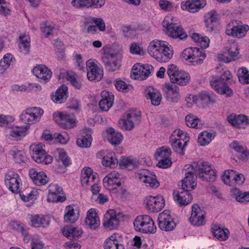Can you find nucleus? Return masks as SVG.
<instances>
[{
  "label": "nucleus",
  "instance_id": "obj_55",
  "mask_svg": "<svg viewBox=\"0 0 249 249\" xmlns=\"http://www.w3.org/2000/svg\"><path fill=\"white\" fill-rule=\"evenodd\" d=\"M171 151L168 147H162L158 149L155 154V157L157 160L170 158Z\"/></svg>",
  "mask_w": 249,
  "mask_h": 249
},
{
  "label": "nucleus",
  "instance_id": "obj_47",
  "mask_svg": "<svg viewBox=\"0 0 249 249\" xmlns=\"http://www.w3.org/2000/svg\"><path fill=\"white\" fill-rule=\"evenodd\" d=\"M199 50L198 48H187L185 49L182 53V57L185 60H188L191 63L195 56L199 55Z\"/></svg>",
  "mask_w": 249,
  "mask_h": 249
},
{
  "label": "nucleus",
  "instance_id": "obj_11",
  "mask_svg": "<svg viewBox=\"0 0 249 249\" xmlns=\"http://www.w3.org/2000/svg\"><path fill=\"white\" fill-rule=\"evenodd\" d=\"M153 69L152 66L148 64H136L132 68L131 77L134 79L139 80L146 79L150 75Z\"/></svg>",
  "mask_w": 249,
  "mask_h": 249
},
{
  "label": "nucleus",
  "instance_id": "obj_1",
  "mask_svg": "<svg viewBox=\"0 0 249 249\" xmlns=\"http://www.w3.org/2000/svg\"><path fill=\"white\" fill-rule=\"evenodd\" d=\"M148 53L160 62H166L173 56L172 50L169 49L167 43L159 40H154L150 43Z\"/></svg>",
  "mask_w": 249,
  "mask_h": 249
},
{
  "label": "nucleus",
  "instance_id": "obj_34",
  "mask_svg": "<svg viewBox=\"0 0 249 249\" xmlns=\"http://www.w3.org/2000/svg\"><path fill=\"white\" fill-rule=\"evenodd\" d=\"M85 222L86 225L91 229L95 230L99 226V218L94 209H91L88 211Z\"/></svg>",
  "mask_w": 249,
  "mask_h": 249
},
{
  "label": "nucleus",
  "instance_id": "obj_51",
  "mask_svg": "<svg viewBox=\"0 0 249 249\" xmlns=\"http://www.w3.org/2000/svg\"><path fill=\"white\" fill-rule=\"evenodd\" d=\"M198 98L199 101L204 104L214 103L215 101V96L212 92L205 91L198 94Z\"/></svg>",
  "mask_w": 249,
  "mask_h": 249
},
{
  "label": "nucleus",
  "instance_id": "obj_7",
  "mask_svg": "<svg viewBox=\"0 0 249 249\" xmlns=\"http://www.w3.org/2000/svg\"><path fill=\"white\" fill-rule=\"evenodd\" d=\"M170 17H166L162 22V25L166 29V34L173 38L183 39L187 35L183 28L176 23H173Z\"/></svg>",
  "mask_w": 249,
  "mask_h": 249
},
{
  "label": "nucleus",
  "instance_id": "obj_30",
  "mask_svg": "<svg viewBox=\"0 0 249 249\" xmlns=\"http://www.w3.org/2000/svg\"><path fill=\"white\" fill-rule=\"evenodd\" d=\"M29 176L34 183L38 185H44L49 182V178L44 172H37L34 169L29 171Z\"/></svg>",
  "mask_w": 249,
  "mask_h": 249
},
{
  "label": "nucleus",
  "instance_id": "obj_21",
  "mask_svg": "<svg viewBox=\"0 0 249 249\" xmlns=\"http://www.w3.org/2000/svg\"><path fill=\"white\" fill-rule=\"evenodd\" d=\"M118 216L114 210H108L104 215L103 223L104 227L109 230L117 229L120 222Z\"/></svg>",
  "mask_w": 249,
  "mask_h": 249
},
{
  "label": "nucleus",
  "instance_id": "obj_6",
  "mask_svg": "<svg viewBox=\"0 0 249 249\" xmlns=\"http://www.w3.org/2000/svg\"><path fill=\"white\" fill-rule=\"evenodd\" d=\"M43 113L39 107H28L21 112L19 118L23 123L31 125L39 122Z\"/></svg>",
  "mask_w": 249,
  "mask_h": 249
},
{
  "label": "nucleus",
  "instance_id": "obj_4",
  "mask_svg": "<svg viewBox=\"0 0 249 249\" xmlns=\"http://www.w3.org/2000/svg\"><path fill=\"white\" fill-rule=\"evenodd\" d=\"M136 231L144 233H154L157 228L152 218L149 215H142L137 216L133 222Z\"/></svg>",
  "mask_w": 249,
  "mask_h": 249
},
{
  "label": "nucleus",
  "instance_id": "obj_17",
  "mask_svg": "<svg viewBox=\"0 0 249 249\" xmlns=\"http://www.w3.org/2000/svg\"><path fill=\"white\" fill-rule=\"evenodd\" d=\"M205 212L196 204L192 207L189 221L194 226L199 227L205 224Z\"/></svg>",
  "mask_w": 249,
  "mask_h": 249
},
{
  "label": "nucleus",
  "instance_id": "obj_12",
  "mask_svg": "<svg viewBox=\"0 0 249 249\" xmlns=\"http://www.w3.org/2000/svg\"><path fill=\"white\" fill-rule=\"evenodd\" d=\"M4 182L9 190L14 193L20 192L21 181L19 175L13 171H8L5 175Z\"/></svg>",
  "mask_w": 249,
  "mask_h": 249
},
{
  "label": "nucleus",
  "instance_id": "obj_3",
  "mask_svg": "<svg viewBox=\"0 0 249 249\" xmlns=\"http://www.w3.org/2000/svg\"><path fill=\"white\" fill-rule=\"evenodd\" d=\"M191 165L194 166L195 174L203 180L213 182L216 180V172L208 162H198Z\"/></svg>",
  "mask_w": 249,
  "mask_h": 249
},
{
  "label": "nucleus",
  "instance_id": "obj_22",
  "mask_svg": "<svg viewBox=\"0 0 249 249\" xmlns=\"http://www.w3.org/2000/svg\"><path fill=\"white\" fill-rule=\"evenodd\" d=\"M95 174H93L92 169L89 167H84L81 171V182L82 186L88 189L89 185L94 182L98 181Z\"/></svg>",
  "mask_w": 249,
  "mask_h": 249
},
{
  "label": "nucleus",
  "instance_id": "obj_49",
  "mask_svg": "<svg viewBox=\"0 0 249 249\" xmlns=\"http://www.w3.org/2000/svg\"><path fill=\"white\" fill-rule=\"evenodd\" d=\"M192 38L194 42L198 44L202 48H206L209 47L210 39L206 36H201L197 33H193Z\"/></svg>",
  "mask_w": 249,
  "mask_h": 249
},
{
  "label": "nucleus",
  "instance_id": "obj_28",
  "mask_svg": "<svg viewBox=\"0 0 249 249\" xmlns=\"http://www.w3.org/2000/svg\"><path fill=\"white\" fill-rule=\"evenodd\" d=\"M191 190H183L180 192H174L173 193V198L180 206H186L190 203L193 197L192 195L189 193Z\"/></svg>",
  "mask_w": 249,
  "mask_h": 249
},
{
  "label": "nucleus",
  "instance_id": "obj_53",
  "mask_svg": "<svg viewBox=\"0 0 249 249\" xmlns=\"http://www.w3.org/2000/svg\"><path fill=\"white\" fill-rule=\"evenodd\" d=\"M210 85L217 92H222V89L225 85H228L225 81H222L219 77H213L210 81Z\"/></svg>",
  "mask_w": 249,
  "mask_h": 249
},
{
  "label": "nucleus",
  "instance_id": "obj_23",
  "mask_svg": "<svg viewBox=\"0 0 249 249\" xmlns=\"http://www.w3.org/2000/svg\"><path fill=\"white\" fill-rule=\"evenodd\" d=\"M48 200L49 202H63L66 200L65 197L60 196L62 189L58 184L51 183L48 186Z\"/></svg>",
  "mask_w": 249,
  "mask_h": 249
},
{
  "label": "nucleus",
  "instance_id": "obj_43",
  "mask_svg": "<svg viewBox=\"0 0 249 249\" xmlns=\"http://www.w3.org/2000/svg\"><path fill=\"white\" fill-rule=\"evenodd\" d=\"M138 164L136 158L132 157L123 158L119 162V165L121 167L124 168L128 170H131L135 168Z\"/></svg>",
  "mask_w": 249,
  "mask_h": 249
},
{
  "label": "nucleus",
  "instance_id": "obj_41",
  "mask_svg": "<svg viewBox=\"0 0 249 249\" xmlns=\"http://www.w3.org/2000/svg\"><path fill=\"white\" fill-rule=\"evenodd\" d=\"M102 162L104 166L113 168L117 166L118 160L114 153L108 152L103 157Z\"/></svg>",
  "mask_w": 249,
  "mask_h": 249
},
{
  "label": "nucleus",
  "instance_id": "obj_37",
  "mask_svg": "<svg viewBox=\"0 0 249 249\" xmlns=\"http://www.w3.org/2000/svg\"><path fill=\"white\" fill-rule=\"evenodd\" d=\"M146 98L151 100V104L153 105L158 106L160 104L162 97L158 90L149 87L146 89Z\"/></svg>",
  "mask_w": 249,
  "mask_h": 249
},
{
  "label": "nucleus",
  "instance_id": "obj_16",
  "mask_svg": "<svg viewBox=\"0 0 249 249\" xmlns=\"http://www.w3.org/2000/svg\"><path fill=\"white\" fill-rule=\"evenodd\" d=\"M158 220L159 227L162 231H171L176 226V223L169 211L166 210L160 213L158 216Z\"/></svg>",
  "mask_w": 249,
  "mask_h": 249
},
{
  "label": "nucleus",
  "instance_id": "obj_24",
  "mask_svg": "<svg viewBox=\"0 0 249 249\" xmlns=\"http://www.w3.org/2000/svg\"><path fill=\"white\" fill-rule=\"evenodd\" d=\"M29 224L33 227L45 228L50 224V217L45 215L31 214L29 216Z\"/></svg>",
  "mask_w": 249,
  "mask_h": 249
},
{
  "label": "nucleus",
  "instance_id": "obj_52",
  "mask_svg": "<svg viewBox=\"0 0 249 249\" xmlns=\"http://www.w3.org/2000/svg\"><path fill=\"white\" fill-rule=\"evenodd\" d=\"M239 82L242 84H249V71L246 68H240L238 71Z\"/></svg>",
  "mask_w": 249,
  "mask_h": 249
},
{
  "label": "nucleus",
  "instance_id": "obj_38",
  "mask_svg": "<svg viewBox=\"0 0 249 249\" xmlns=\"http://www.w3.org/2000/svg\"><path fill=\"white\" fill-rule=\"evenodd\" d=\"M68 97V87L62 85L52 97V100L56 103L61 104L65 102Z\"/></svg>",
  "mask_w": 249,
  "mask_h": 249
},
{
  "label": "nucleus",
  "instance_id": "obj_39",
  "mask_svg": "<svg viewBox=\"0 0 249 249\" xmlns=\"http://www.w3.org/2000/svg\"><path fill=\"white\" fill-rule=\"evenodd\" d=\"M85 133L87 134L85 136H81L76 141L77 145L80 147L88 148L90 146L92 141V138L90 134L91 129L90 128H85L84 130Z\"/></svg>",
  "mask_w": 249,
  "mask_h": 249
},
{
  "label": "nucleus",
  "instance_id": "obj_64",
  "mask_svg": "<svg viewBox=\"0 0 249 249\" xmlns=\"http://www.w3.org/2000/svg\"><path fill=\"white\" fill-rule=\"evenodd\" d=\"M92 21L96 24L100 31H104L106 29V24L104 20L101 18L93 17L91 18Z\"/></svg>",
  "mask_w": 249,
  "mask_h": 249
},
{
  "label": "nucleus",
  "instance_id": "obj_61",
  "mask_svg": "<svg viewBox=\"0 0 249 249\" xmlns=\"http://www.w3.org/2000/svg\"><path fill=\"white\" fill-rule=\"evenodd\" d=\"M23 152L14 148L10 151V154L12 156L14 160L17 162H19L23 160Z\"/></svg>",
  "mask_w": 249,
  "mask_h": 249
},
{
  "label": "nucleus",
  "instance_id": "obj_50",
  "mask_svg": "<svg viewBox=\"0 0 249 249\" xmlns=\"http://www.w3.org/2000/svg\"><path fill=\"white\" fill-rule=\"evenodd\" d=\"M57 160L61 161L65 166H69L71 163V159L62 149H57L55 151Z\"/></svg>",
  "mask_w": 249,
  "mask_h": 249
},
{
  "label": "nucleus",
  "instance_id": "obj_19",
  "mask_svg": "<svg viewBox=\"0 0 249 249\" xmlns=\"http://www.w3.org/2000/svg\"><path fill=\"white\" fill-rule=\"evenodd\" d=\"M86 66L88 70L87 77L91 81H99L103 76V71L92 59H89L86 62Z\"/></svg>",
  "mask_w": 249,
  "mask_h": 249
},
{
  "label": "nucleus",
  "instance_id": "obj_26",
  "mask_svg": "<svg viewBox=\"0 0 249 249\" xmlns=\"http://www.w3.org/2000/svg\"><path fill=\"white\" fill-rule=\"evenodd\" d=\"M205 5L206 2L204 0H188L182 2L181 7L183 10L194 13L198 11Z\"/></svg>",
  "mask_w": 249,
  "mask_h": 249
},
{
  "label": "nucleus",
  "instance_id": "obj_48",
  "mask_svg": "<svg viewBox=\"0 0 249 249\" xmlns=\"http://www.w3.org/2000/svg\"><path fill=\"white\" fill-rule=\"evenodd\" d=\"M75 119L72 115L64 112L61 126L65 128L70 129L75 126Z\"/></svg>",
  "mask_w": 249,
  "mask_h": 249
},
{
  "label": "nucleus",
  "instance_id": "obj_35",
  "mask_svg": "<svg viewBox=\"0 0 249 249\" xmlns=\"http://www.w3.org/2000/svg\"><path fill=\"white\" fill-rule=\"evenodd\" d=\"M238 53V45L236 43H232L226 47V51L223 54V56L226 57V59L223 58L222 60L226 63L234 60L237 57Z\"/></svg>",
  "mask_w": 249,
  "mask_h": 249
},
{
  "label": "nucleus",
  "instance_id": "obj_9",
  "mask_svg": "<svg viewBox=\"0 0 249 249\" xmlns=\"http://www.w3.org/2000/svg\"><path fill=\"white\" fill-rule=\"evenodd\" d=\"M185 178L182 180L183 190H193L196 186V174H195L194 166L187 164L184 168Z\"/></svg>",
  "mask_w": 249,
  "mask_h": 249
},
{
  "label": "nucleus",
  "instance_id": "obj_58",
  "mask_svg": "<svg viewBox=\"0 0 249 249\" xmlns=\"http://www.w3.org/2000/svg\"><path fill=\"white\" fill-rule=\"evenodd\" d=\"M234 177L235 171L232 170H228L225 171L222 176V179L225 184L231 186L233 183V179Z\"/></svg>",
  "mask_w": 249,
  "mask_h": 249
},
{
  "label": "nucleus",
  "instance_id": "obj_27",
  "mask_svg": "<svg viewBox=\"0 0 249 249\" xmlns=\"http://www.w3.org/2000/svg\"><path fill=\"white\" fill-rule=\"evenodd\" d=\"M34 74L43 80L44 82H48L52 76V71L44 65H38L33 70Z\"/></svg>",
  "mask_w": 249,
  "mask_h": 249
},
{
  "label": "nucleus",
  "instance_id": "obj_46",
  "mask_svg": "<svg viewBox=\"0 0 249 249\" xmlns=\"http://www.w3.org/2000/svg\"><path fill=\"white\" fill-rule=\"evenodd\" d=\"M64 219L65 222L74 223L78 219V217L74 212V209L71 205L66 206L65 209Z\"/></svg>",
  "mask_w": 249,
  "mask_h": 249
},
{
  "label": "nucleus",
  "instance_id": "obj_59",
  "mask_svg": "<svg viewBox=\"0 0 249 249\" xmlns=\"http://www.w3.org/2000/svg\"><path fill=\"white\" fill-rule=\"evenodd\" d=\"M29 128V126L25 127H16L13 128L10 132V135L12 137L17 138L25 136L26 132Z\"/></svg>",
  "mask_w": 249,
  "mask_h": 249
},
{
  "label": "nucleus",
  "instance_id": "obj_25",
  "mask_svg": "<svg viewBox=\"0 0 249 249\" xmlns=\"http://www.w3.org/2000/svg\"><path fill=\"white\" fill-rule=\"evenodd\" d=\"M163 90L167 100L172 102H178L180 98L179 89L178 87L172 84H165Z\"/></svg>",
  "mask_w": 249,
  "mask_h": 249
},
{
  "label": "nucleus",
  "instance_id": "obj_54",
  "mask_svg": "<svg viewBox=\"0 0 249 249\" xmlns=\"http://www.w3.org/2000/svg\"><path fill=\"white\" fill-rule=\"evenodd\" d=\"M66 79L71 82V84L76 89H80L82 86L81 83L77 79L76 73L72 72H67Z\"/></svg>",
  "mask_w": 249,
  "mask_h": 249
},
{
  "label": "nucleus",
  "instance_id": "obj_42",
  "mask_svg": "<svg viewBox=\"0 0 249 249\" xmlns=\"http://www.w3.org/2000/svg\"><path fill=\"white\" fill-rule=\"evenodd\" d=\"M212 230L214 236L220 241H225L229 238L230 231L227 229H222L214 225Z\"/></svg>",
  "mask_w": 249,
  "mask_h": 249
},
{
  "label": "nucleus",
  "instance_id": "obj_13",
  "mask_svg": "<svg viewBox=\"0 0 249 249\" xmlns=\"http://www.w3.org/2000/svg\"><path fill=\"white\" fill-rule=\"evenodd\" d=\"M144 203L146 209L154 213L159 212L165 205L164 200L161 196H148L144 199Z\"/></svg>",
  "mask_w": 249,
  "mask_h": 249
},
{
  "label": "nucleus",
  "instance_id": "obj_18",
  "mask_svg": "<svg viewBox=\"0 0 249 249\" xmlns=\"http://www.w3.org/2000/svg\"><path fill=\"white\" fill-rule=\"evenodd\" d=\"M120 174L116 171L109 173L103 179V184L107 190L116 193L117 189L121 186Z\"/></svg>",
  "mask_w": 249,
  "mask_h": 249
},
{
  "label": "nucleus",
  "instance_id": "obj_32",
  "mask_svg": "<svg viewBox=\"0 0 249 249\" xmlns=\"http://www.w3.org/2000/svg\"><path fill=\"white\" fill-rule=\"evenodd\" d=\"M227 119L229 123L238 128H244L248 124L247 116L244 115L236 116L231 114Z\"/></svg>",
  "mask_w": 249,
  "mask_h": 249
},
{
  "label": "nucleus",
  "instance_id": "obj_40",
  "mask_svg": "<svg viewBox=\"0 0 249 249\" xmlns=\"http://www.w3.org/2000/svg\"><path fill=\"white\" fill-rule=\"evenodd\" d=\"M18 48L20 52L28 54L30 52V37L28 35L24 34L20 36Z\"/></svg>",
  "mask_w": 249,
  "mask_h": 249
},
{
  "label": "nucleus",
  "instance_id": "obj_15",
  "mask_svg": "<svg viewBox=\"0 0 249 249\" xmlns=\"http://www.w3.org/2000/svg\"><path fill=\"white\" fill-rule=\"evenodd\" d=\"M140 112L139 111H130L127 113L126 117L119 121V125L122 129L126 130H132L135 124H139L140 121Z\"/></svg>",
  "mask_w": 249,
  "mask_h": 249
},
{
  "label": "nucleus",
  "instance_id": "obj_29",
  "mask_svg": "<svg viewBox=\"0 0 249 249\" xmlns=\"http://www.w3.org/2000/svg\"><path fill=\"white\" fill-rule=\"evenodd\" d=\"M101 95L102 99L99 103V107L103 111H107L113 105L114 95L107 90L103 91Z\"/></svg>",
  "mask_w": 249,
  "mask_h": 249
},
{
  "label": "nucleus",
  "instance_id": "obj_45",
  "mask_svg": "<svg viewBox=\"0 0 249 249\" xmlns=\"http://www.w3.org/2000/svg\"><path fill=\"white\" fill-rule=\"evenodd\" d=\"M186 125L192 128L199 129L202 127V124L200 120L196 116L192 114H188L185 117Z\"/></svg>",
  "mask_w": 249,
  "mask_h": 249
},
{
  "label": "nucleus",
  "instance_id": "obj_5",
  "mask_svg": "<svg viewBox=\"0 0 249 249\" xmlns=\"http://www.w3.org/2000/svg\"><path fill=\"white\" fill-rule=\"evenodd\" d=\"M167 73L172 84H177L180 86L187 85L190 80L188 73L178 71V67L174 64H170L168 66Z\"/></svg>",
  "mask_w": 249,
  "mask_h": 249
},
{
  "label": "nucleus",
  "instance_id": "obj_60",
  "mask_svg": "<svg viewBox=\"0 0 249 249\" xmlns=\"http://www.w3.org/2000/svg\"><path fill=\"white\" fill-rule=\"evenodd\" d=\"M199 55H197V56H195V58H194L191 61V63L192 65L196 66L200 65L206 58V55L204 51L199 49Z\"/></svg>",
  "mask_w": 249,
  "mask_h": 249
},
{
  "label": "nucleus",
  "instance_id": "obj_33",
  "mask_svg": "<svg viewBox=\"0 0 249 249\" xmlns=\"http://www.w3.org/2000/svg\"><path fill=\"white\" fill-rule=\"evenodd\" d=\"M119 236L113 234L107 238L104 244V249H124V246L118 240Z\"/></svg>",
  "mask_w": 249,
  "mask_h": 249
},
{
  "label": "nucleus",
  "instance_id": "obj_2",
  "mask_svg": "<svg viewBox=\"0 0 249 249\" xmlns=\"http://www.w3.org/2000/svg\"><path fill=\"white\" fill-rule=\"evenodd\" d=\"M188 141V134L180 129L175 130L170 136V143L173 149L181 155L184 154L185 146Z\"/></svg>",
  "mask_w": 249,
  "mask_h": 249
},
{
  "label": "nucleus",
  "instance_id": "obj_8",
  "mask_svg": "<svg viewBox=\"0 0 249 249\" xmlns=\"http://www.w3.org/2000/svg\"><path fill=\"white\" fill-rule=\"evenodd\" d=\"M45 145L42 143L32 144L30 146L33 159L37 163L48 164L53 161V157L47 154L44 149Z\"/></svg>",
  "mask_w": 249,
  "mask_h": 249
},
{
  "label": "nucleus",
  "instance_id": "obj_44",
  "mask_svg": "<svg viewBox=\"0 0 249 249\" xmlns=\"http://www.w3.org/2000/svg\"><path fill=\"white\" fill-rule=\"evenodd\" d=\"M215 137V134L207 131L200 133L198 137V142L201 145L208 144Z\"/></svg>",
  "mask_w": 249,
  "mask_h": 249
},
{
  "label": "nucleus",
  "instance_id": "obj_63",
  "mask_svg": "<svg viewBox=\"0 0 249 249\" xmlns=\"http://www.w3.org/2000/svg\"><path fill=\"white\" fill-rule=\"evenodd\" d=\"M236 200L240 202H249V193H242L238 191L236 194Z\"/></svg>",
  "mask_w": 249,
  "mask_h": 249
},
{
  "label": "nucleus",
  "instance_id": "obj_31",
  "mask_svg": "<svg viewBox=\"0 0 249 249\" xmlns=\"http://www.w3.org/2000/svg\"><path fill=\"white\" fill-rule=\"evenodd\" d=\"M62 231L63 234L71 240L78 239L83 233L81 228L71 225L64 227Z\"/></svg>",
  "mask_w": 249,
  "mask_h": 249
},
{
  "label": "nucleus",
  "instance_id": "obj_14",
  "mask_svg": "<svg viewBox=\"0 0 249 249\" xmlns=\"http://www.w3.org/2000/svg\"><path fill=\"white\" fill-rule=\"evenodd\" d=\"M102 60L106 69L110 71H114L121 66V58L116 53L105 54L102 56Z\"/></svg>",
  "mask_w": 249,
  "mask_h": 249
},
{
  "label": "nucleus",
  "instance_id": "obj_10",
  "mask_svg": "<svg viewBox=\"0 0 249 249\" xmlns=\"http://www.w3.org/2000/svg\"><path fill=\"white\" fill-rule=\"evenodd\" d=\"M136 177L139 181L144 183L146 186L157 188L160 186V182L157 180L155 174L148 170H140L136 174Z\"/></svg>",
  "mask_w": 249,
  "mask_h": 249
},
{
  "label": "nucleus",
  "instance_id": "obj_62",
  "mask_svg": "<svg viewBox=\"0 0 249 249\" xmlns=\"http://www.w3.org/2000/svg\"><path fill=\"white\" fill-rule=\"evenodd\" d=\"M31 246L32 249H42L44 248V244L41 242L39 236L37 235L32 238Z\"/></svg>",
  "mask_w": 249,
  "mask_h": 249
},
{
  "label": "nucleus",
  "instance_id": "obj_36",
  "mask_svg": "<svg viewBox=\"0 0 249 249\" xmlns=\"http://www.w3.org/2000/svg\"><path fill=\"white\" fill-rule=\"evenodd\" d=\"M107 139L108 142L112 145L119 144L123 139L122 134L116 131L112 127L107 129Z\"/></svg>",
  "mask_w": 249,
  "mask_h": 249
},
{
  "label": "nucleus",
  "instance_id": "obj_20",
  "mask_svg": "<svg viewBox=\"0 0 249 249\" xmlns=\"http://www.w3.org/2000/svg\"><path fill=\"white\" fill-rule=\"evenodd\" d=\"M235 23L236 25H233L231 29H226V35L238 38L244 37L249 30V26L243 24L240 21H235Z\"/></svg>",
  "mask_w": 249,
  "mask_h": 249
},
{
  "label": "nucleus",
  "instance_id": "obj_56",
  "mask_svg": "<svg viewBox=\"0 0 249 249\" xmlns=\"http://www.w3.org/2000/svg\"><path fill=\"white\" fill-rule=\"evenodd\" d=\"M13 56L11 54L7 53L0 61V71L2 72L7 69L11 64Z\"/></svg>",
  "mask_w": 249,
  "mask_h": 249
},
{
  "label": "nucleus",
  "instance_id": "obj_57",
  "mask_svg": "<svg viewBox=\"0 0 249 249\" xmlns=\"http://www.w3.org/2000/svg\"><path fill=\"white\" fill-rule=\"evenodd\" d=\"M40 30L42 34L47 37L53 34L54 27L48 22L42 23L40 24Z\"/></svg>",
  "mask_w": 249,
  "mask_h": 249
}]
</instances>
